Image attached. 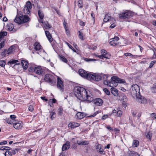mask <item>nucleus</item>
<instances>
[{
    "instance_id": "obj_53",
    "label": "nucleus",
    "mask_w": 156,
    "mask_h": 156,
    "mask_svg": "<svg viewBox=\"0 0 156 156\" xmlns=\"http://www.w3.org/2000/svg\"><path fill=\"white\" fill-rule=\"evenodd\" d=\"M151 115H153L152 118L153 119H156V115L155 113H152L151 114Z\"/></svg>"
},
{
    "instance_id": "obj_21",
    "label": "nucleus",
    "mask_w": 156,
    "mask_h": 156,
    "mask_svg": "<svg viewBox=\"0 0 156 156\" xmlns=\"http://www.w3.org/2000/svg\"><path fill=\"white\" fill-rule=\"evenodd\" d=\"M14 25L12 23H9L7 24L6 27L7 29L9 31H14Z\"/></svg>"
},
{
    "instance_id": "obj_40",
    "label": "nucleus",
    "mask_w": 156,
    "mask_h": 156,
    "mask_svg": "<svg viewBox=\"0 0 156 156\" xmlns=\"http://www.w3.org/2000/svg\"><path fill=\"white\" fill-rule=\"evenodd\" d=\"M7 54H8L7 51L6 49H4V51H3L1 53V55L2 57H5Z\"/></svg>"
},
{
    "instance_id": "obj_15",
    "label": "nucleus",
    "mask_w": 156,
    "mask_h": 156,
    "mask_svg": "<svg viewBox=\"0 0 156 156\" xmlns=\"http://www.w3.org/2000/svg\"><path fill=\"white\" fill-rule=\"evenodd\" d=\"M38 14L40 19L38 20L39 22L41 23H43V20L44 17V14L43 12L41 10L39 9L38 11Z\"/></svg>"
},
{
    "instance_id": "obj_43",
    "label": "nucleus",
    "mask_w": 156,
    "mask_h": 156,
    "mask_svg": "<svg viewBox=\"0 0 156 156\" xmlns=\"http://www.w3.org/2000/svg\"><path fill=\"white\" fill-rule=\"evenodd\" d=\"M66 43L67 45L69 48L73 50L75 52H76V50L70 45L67 42H66Z\"/></svg>"
},
{
    "instance_id": "obj_8",
    "label": "nucleus",
    "mask_w": 156,
    "mask_h": 156,
    "mask_svg": "<svg viewBox=\"0 0 156 156\" xmlns=\"http://www.w3.org/2000/svg\"><path fill=\"white\" fill-rule=\"evenodd\" d=\"M104 75H107V74H91L90 76V79L89 80H94L97 81H99L102 78L103 79V76Z\"/></svg>"
},
{
    "instance_id": "obj_34",
    "label": "nucleus",
    "mask_w": 156,
    "mask_h": 156,
    "mask_svg": "<svg viewBox=\"0 0 156 156\" xmlns=\"http://www.w3.org/2000/svg\"><path fill=\"white\" fill-rule=\"evenodd\" d=\"M78 34L79 38L82 41H83L84 40V39L83 36V33L81 32L80 31H79L78 33Z\"/></svg>"
},
{
    "instance_id": "obj_37",
    "label": "nucleus",
    "mask_w": 156,
    "mask_h": 156,
    "mask_svg": "<svg viewBox=\"0 0 156 156\" xmlns=\"http://www.w3.org/2000/svg\"><path fill=\"white\" fill-rule=\"evenodd\" d=\"M63 109L61 108H59L58 109V113L59 115H62L63 113Z\"/></svg>"
},
{
    "instance_id": "obj_59",
    "label": "nucleus",
    "mask_w": 156,
    "mask_h": 156,
    "mask_svg": "<svg viewBox=\"0 0 156 156\" xmlns=\"http://www.w3.org/2000/svg\"><path fill=\"white\" fill-rule=\"evenodd\" d=\"M122 99L124 102H126L127 101L126 97V96H123Z\"/></svg>"
},
{
    "instance_id": "obj_54",
    "label": "nucleus",
    "mask_w": 156,
    "mask_h": 156,
    "mask_svg": "<svg viewBox=\"0 0 156 156\" xmlns=\"http://www.w3.org/2000/svg\"><path fill=\"white\" fill-rule=\"evenodd\" d=\"M67 23L64 20L63 23V26L65 29V30H67Z\"/></svg>"
},
{
    "instance_id": "obj_64",
    "label": "nucleus",
    "mask_w": 156,
    "mask_h": 156,
    "mask_svg": "<svg viewBox=\"0 0 156 156\" xmlns=\"http://www.w3.org/2000/svg\"><path fill=\"white\" fill-rule=\"evenodd\" d=\"M152 23L154 26H156V20L153 21Z\"/></svg>"
},
{
    "instance_id": "obj_41",
    "label": "nucleus",
    "mask_w": 156,
    "mask_h": 156,
    "mask_svg": "<svg viewBox=\"0 0 156 156\" xmlns=\"http://www.w3.org/2000/svg\"><path fill=\"white\" fill-rule=\"evenodd\" d=\"M5 64V62L4 60H0V66L4 67Z\"/></svg>"
},
{
    "instance_id": "obj_29",
    "label": "nucleus",
    "mask_w": 156,
    "mask_h": 156,
    "mask_svg": "<svg viewBox=\"0 0 156 156\" xmlns=\"http://www.w3.org/2000/svg\"><path fill=\"white\" fill-rule=\"evenodd\" d=\"M44 25V28L46 29H48L51 27V25L48 23L47 21L44 22L42 23Z\"/></svg>"
},
{
    "instance_id": "obj_38",
    "label": "nucleus",
    "mask_w": 156,
    "mask_h": 156,
    "mask_svg": "<svg viewBox=\"0 0 156 156\" xmlns=\"http://www.w3.org/2000/svg\"><path fill=\"white\" fill-rule=\"evenodd\" d=\"M18 62V60L12 59L10 60L8 62V64H14Z\"/></svg>"
},
{
    "instance_id": "obj_22",
    "label": "nucleus",
    "mask_w": 156,
    "mask_h": 156,
    "mask_svg": "<svg viewBox=\"0 0 156 156\" xmlns=\"http://www.w3.org/2000/svg\"><path fill=\"white\" fill-rule=\"evenodd\" d=\"M21 65L24 69H27L28 66V62L24 60H22L21 61Z\"/></svg>"
},
{
    "instance_id": "obj_28",
    "label": "nucleus",
    "mask_w": 156,
    "mask_h": 156,
    "mask_svg": "<svg viewBox=\"0 0 156 156\" xmlns=\"http://www.w3.org/2000/svg\"><path fill=\"white\" fill-rule=\"evenodd\" d=\"M7 34V33L6 31H1L0 32V40L1 39L4 40V37L6 36Z\"/></svg>"
},
{
    "instance_id": "obj_48",
    "label": "nucleus",
    "mask_w": 156,
    "mask_h": 156,
    "mask_svg": "<svg viewBox=\"0 0 156 156\" xmlns=\"http://www.w3.org/2000/svg\"><path fill=\"white\" fill-rule=\"evenodd\" d=\"M115 22H111L110 23H112L110 27V28H114L115 26L116 25L115 24Z\"/></svg>"
},
{
    "instance_id": "obj_17",
    "label": "nucleus",
    "mask_w": 156,
    "mask_h": 156,
    "mask_svg": "<svg viewBox=\"0 0 156 156\" xmlns=\"http://www.w3.org/2000/svg\"><path fill=\"white\" fill-rule=\"evenodd\" d=\"M94 103L96 105L101 106L103 104V101L101 99L97 98L94 100Z\"/></svg>"
},
{
    "instance_id": "obj_13",
    "label": "nucleus",
    "mask_w": 156,
    "mask_h": 156,
    "mask_svg": "<svg viewBox=\"0 0 156 156\" xmlns=\"http://www.w3.org/2000/svg\"><path fill=\"white\" fill-rule=\"evenodd\" d=\"M57 87L58 89L62 92L64 90V86L63 85V82L61 79L59 77H57Z\"/></svg>"
},
{
    "instance_id": "obj_18",
    "label": "nucleus",
    "mask_w": 156,
    "mask_h": 156,
    "mask_svg": "<svg viewBox=\"0 0 156 156\" xmlns=\"http://www.w3.org/2000/svg\"><path fill=\"white\" fill-rule=\"evenodd\" d=\"M70 147V143L69 141H67L64 144L62 147V150L64 151L68 149Z\"/></svg>"
},
{
    "instance_id": "obj_16",
    "label": "nucleus",
    "mask_w": 156,
    "mask_h": 156,
    "mask_svg": "<svg viewBox=\"0 0 156 156\" xmlns=\"http://www.w3.org/2000/svg\"><path fill=\"white\" fill-rule=\"evenodd\" d=\"M80 125V124L77 122H70L68 124V127L70 129H73L76 127H79Z\"/></svg>"
},
{
    "instance_id": "obj_52",
    "label": "nucleus",
    "mask_w": 156,
    "mask_h": 156,
    "mask_svg": "<svg viewBox=\"0 0 156 156\" xmlns=\"http://www.w3.org/2000/svg\"><path fill=\"white\" fill-rule=\"evenodd\" d=\"M47 38H48V40L50 41H51L52 40V37L51 36L50 34L48 35V36H46Z\"/></svg>"
},
{
    "instance_id": "obj_31",
    "label": "nucleus",
    "mask_w": 156,
    "mask_h": 156,
    "mask_svg": "<svg viewBox=\"0 0 156 156\" xmlns=\"http://www.w3.org/2000/svg\"><path fill=\"white\" fill-rule=\"evenodd\" d=\"M77 144L80 145H87L89 144V142L87 141H84L81 142L77 141Z\"/></svg>"
},
{
    "instance_id": "obj_3",
    "label": "nucleus",
    "mask_w": 156,
    "mask_h": 156,
    "mask_svg": "<svg viewBox=\"0 0 156 156\" xmlns=\"http://www.w3.org/2000/svg\"><path fill=\"white\" fill-rule=\"evenodd\" d=\"M113 77H115V76L112 77L110 81L108 80V75H104L103 80L104 84L106 85L111 87H113L117 86L118 84L116 82V80L113 79Z\"/></svg>"
},
{
    "instance_id": "obj_46",
    "label": "nucleus",
    "mask_w": 156,
    "mask_h": 156,
    "mask_svg": "<svg viewBox=\"0 0 156 156\" xmlns=\"http://www.w3.org/2000/svg\"><path fill=\"white\" fill-rule=\"evenodd\" d=\"M103 91L105 93L108 95H109L110 94V91L107 88H104L103 89Z\"/></svg>"
},
{
    "instance_id": "obj_62",
    "label": "nucleus",
    "mask_w": 156,
    "mask_h": 156,
    "mask_svg": "<svg viewBox=\"0 0 156 156\" xmlns=\"http://www.w3.org/2000/svg\"><path fill=\"white\" fill-rule=\"evenodd\" d=\"M110 144H108L104 148L109 149L110 148Z\"/></svg>"
},
{
    "instance_id": "obj_30",
    "label": "nucleus",
    "mask_w": 156,
    "mask_h": 156,
    "mask_svg": "<svg viewBox=\"0 0 156 156\" xmlns=\"http://www.w3.org/2000/svg\"><path fill=\"white\" fill-rule=\"evenodd\" d=\"M15 46L13 45L11 46L8 50V55L12 53L15 50Z\"/></svg>"
},
{
    "instance_id": "obj_26",
    "label": "nucleus",
    "mask_w": 156,
    "mask_h": 156,
    "mask_svg": "<svg viewBox=\"0 0 156 156\" xmlns=\"http://www.w3.org/2000/svg\"><path fill=\"white\" fill-rule=\"evenodd\" d=\"M96 149L98 151L100 154H102L104 151V150L101 148V145L100 144H98L97 146Z\"/></svg>"
},
{
    "instance_id": "obj_61",
    "label": "nucleus",
    "mask_w": 156,
    "mask_h": 156,
    "mask_svg": "<svg viewBox=\"0 0 156 156\" xmlns=\"http://www.w3.org/2000/svg\"><path fill=\"white\" fill-rule=\"evenodd\" d=\"M5 147L3 146L0 147V150H5Z\"/></svg>"
},
{
    "instance_id": "obj_63",
    "label": "nucleus",
    "mask_w": 156,
    "mask_h": 156,
    "mask_svg": "<svg viewBox=\"0 0 156 156\" xmlns=\"http://www.w3.org/2000/svg\"><path fill=\"white\" fill-rule=\"evenodd\" d=\"M152 91L155 93H156V87H153L152 89Z\"/></svg>"
},
{
    "instance_id": "obj_4",
    "label": "nucleus",
    "mask_w": 156,
    "mask_h": 156,
    "mask_svg": "<svg viewBox=\"0 0 156 156\" xmlns=\"http://www.w3.org/2000/svg\"><path fill=\"white\" fill-rule=\"evenodd\" d=\"M14 21L15 22L21 24L29 21L30 18L28 16L26 15L23 16L21 14L18 13Z\"/></svg>"
},
{
    "instance_id": "obj_12",
    "label": "nucleus",
    "mask_w": 156,
    "mask_h": 156,
    "mask_svg": "<svg viewBox=\"0 0 156 156\" xmlns=\"http://www.w3.org/2000/svg\"><path fill=\"white\" fill-rule=\"evenodd\" d=\"M119 38L117 36H115L113 38L111 39L112 40L110 41L109 44L111 46H115L119 45L121 44V43L119 42H117L119 40Z\"/></svg>"
},
{
    "instance_id": "obj_27",
    "label": "nucleus",
    "mask_w": 156,
    "mask_h": 156,
    "mask_svg": "<svg viewBox=\"0 0 156 156\" xmlns=\"http://www.w3.org/2000/svg\"><path fill=\"white\" fill-rule=\"evenodd\" d=\"M152 135V132L151 131H148L147 133L146 134V138L150 141L151 140Z\"/></svg>"
},
{
    "instance_id": "obj_19",
    "label": "nucleus",
    "mask_w": 156,
    "mask_h": 156,
    "mask_svg": "<svg viewBox=\"0 0 156 156\" xmlns=\"http://www.w3.org/2000/svg\"><path fill=\"white\" fill-rule=\"evenodd\" d=\"M22 123L21 121L18 122H14L13 126L15 128L19 129L22 126Z\"/></svg>"
},
{
    "instance_id": "obj_47",
    "label": "nucleus",
    "mask_w": 156,
    "mask_h": 156,
    "mask_svg": "<svg viewBox=\"0 0 156 156\" xmlns=\"http://www.w3.org/2000/svg\"><path fill=\"white\" fill-rule=\"evenodd\" d=\"M122 114V112L121 110H118L117 112V115L118 117H121Z\"/></svg>"
},
{
    "instance_id": "obj_14",
    "label": "nucleus",
    "mask_w": 156,
    "mask_h": 156,
    "mask_svg": "<svg viewBox=\"0 0 156 156\" xmlns=\"http://www.w3.org/2000/svg\"><path fill=\"white\" fill-rule=\"evenodd\" d=\"M103 21L105 22H107L108 21H109L110 22L111 21L113 22H115V20L114 18L111 17V16H108L107 14L105 15V17L103 20Z\"/></svg>"
},
{
    "instance_id": "obj_24",
    "label": "nucleus",
    "mask_w": 156,
    "mask_h": 156,
    "mask_svg": "<svg viewBox=\"0 0 156 156\" xmlns=\"http://www.w3.org/2000/svg\"><path fill=\"white\" fill-rule=\"evenodd\" d=\"M84 113L83 112H78L76 114V116L77 119H82L85 116Z\"/></svg>"
},
{
    "instance_id": "obj_36",
    "label": "nucleus",
    "mask_w": 156,
    "mask_h": 156,
    "mask_svg": "<svg viewBox=\"0 0 156 156\" xmlns=\"http://www.w3.org/2000/svg\"><path fill=\"white\" fill-rule=\"evenodd\" d=\"M59 58L61 60L62 62L66 63L67 62V60L63 56H60Z\"/></svg>"
},
{
    "instance_id": "obj_2",
    "label": "nucleus",
    "mask_w": 156,
    "mask_h": 156,
    "mask_svg": "<svg viewBox=\"0 0 156 156\" xmlns=\"http://www.w3.org/2000/svg\"><path fill=\"white\" fill-rule=\"evenodd\" d=\"M131 93L136 98L137 101L139 103L145 104L147 100L143 97L140 95L139 87L136 84H133L131 87Z\"/></svg>"
},
{
    "instance_id": "obj_42",
    "label": "nucleus",
    "mask_w": 156,
    "mask_h": 156,
    "mask_svg": "<svg viewBox=\"0 0 156 156\" xmlns=\"http://www.w3.org/2000/svg\"><path fill=\"white\" fill-rule=\"evenodd\" d=\"M5 156H12L11 152L9 151H6L5 153Z\"/></svg>"
},
{
    "instance_id": "obj_7",
    "label": "nucleus",
    "mask_w": 156,
    "mask_h": 156,
    "mask_svg": "<svg viewBox=\"0 0 156 156\" xmlns=\"http://www.w3.org/2000/svg\"><path fill=\"white\" fill-rule=\"evenodd\" d=\"M44 80L49 83L51 86L56 85V80L53 76L50 74H46L44 76Z\"/></svg>"
},
{
    "instance_id": "obj_1",
    "label": "nucleus",
    "mask_w": 156,
    "mask_h": 156,
    "mask_svg": "<svg viewBox=\"0 0 156 156\" xmlns=\"http://www.w3.org/2000/svg\"><path fill=\"white\" fill-rule=\"evenodd\" d=\"M74 93L76 98L81 101L90 102L94 100L93 95L83 87L79 86L75 87Z\"/></svg>"
},
{
    "instance_id": "obj_35",
    "label": "nucleus",
    "mask_w": 156,
    "mask_h": 156,
    "mask_svg": "<svg viewBox=\"0 0 156 156\" xmlns=\"http://www.w3.org/2000/svg\"><path fill=\"white\" fill-rule=\"evenodd\" d=\"M5 40L1 39L0 40V50L5 45Z\"/></svg>"
},
{
    "instance_id": "obj_10",
    "label": "nucleus",
    "mask_w": 156,
    "mask_h": 156,
    "mask_svg": "<svg viewBox=\"0 0 156 156\" xmlns=\"http://www.w3.org/2000/svg\"><path fill=\"white\" fill-rule=\"evenodd\" d=\"M101 55H98L95 54L94 55L102 59H103L104 58H108L110 57V55L107 53V51L105 50L102 49L101 50Z\"/></svg>"
},
{
    "instance_id": "obj_20",
    "label": "nucleus",
    "mask_w": 156,
    "mask_h": 156,
    "mask_svg": "<svg viewBox=\"0 0 156 156\" xmlns=\"http://www.w3.org/2000/svg\"><path fill=\"white\" fill-rule=\"evenodd\" d=\"M34 46L36 50L39 51V50H41V51H42L44 52V51L43 50L41 49V46L38 42H35L34 44Z\"/></svg>"
},
{
    "instance_id": "obj_23",
    "label": "nucleus",
    "mask_w": 156,
    "mask_h": 156,
    "mask_svg": "<svg viewBox=\"0 0 156 156\" xmlns=\"http://www.w3.org/2000/svg\"><path fill=\"white\" fill-rule=\"evenodd\" d=\"M113 78L114 80H116L117 84L118 83H126V81L124 80L119 78L117 76H115V77H113Z\"/></svg>"
},
{
    "instance_id": "obj_5",
    "label": "nucleus",
    "mask_w": 156,
    "mask_h": 156,
    "mask_svg": "<svg viewBox=\"0 0 156 156\" xmlns=\"http://www.w3.org/2000/svg\"><path fill=\"white\" fill-rule=\"evenodd\" d=\"M28 71L30 72H34L38 75H43L44 74L43 70L41 68V66H36L34 65L29 66Z\"/></svg>"
},
{
    "instance_id": "obj_55",
    "label": "nucleus",
    "mask_w": 156,
    "mask_h": 156,
    "mask_svg": "<svg viewBox=\"0 0 156 156\" xmlns=\"http://www.w3.org/2000/svg\"><path fill=\"white\" fill-rule=\"evenodd\" d=\"M28 110L30 112H32L34 110V108L33 106L31 105L28 108Z\"/></svg>"
},
{
    "instance_id": "obj_60",
    "label": "nucleus",
    "mask_w": 156,
    "mask_h": 156,
    "mask_svg": "<svg viewBox=\"0 0 156 156\" xmlns=\"http://www.w3.org/2000/svg\"><path fill=\"white\" fill-rule=\"evenodd\" d=\"M41 99H42L43 100L45 101H48V99L45 98V97H41Z\"/></svg>"
},
{
    "instance_id": "obj_56",
    "label": "nucleus",
    "mask_w": 156,
    "mask_h": 156,
    "mask_svg": "<svg viewBox=\"0 0 156 156\" xmlns=\"http://www.w3.org/2000/svg\"><path fill=\"white\" fill-rule=\"evenodd\" d=\"M7 143V141H3L0 142V145H5Z\"/></svg>"
},
{
    "instance_id": "obj_11",
    "label": "nucleus",
    "mask_w": 156,
    "mask_h": 156,
    "mask_svg": "<svg viewBox=\"0 0 156 156\" xmlns=\"http://www.w3.org/2000/svg\"><path fill=\"white\" fill-rule=\"evenodd\" d=\"M31 8V4L30 2H27L23 10L24 13L26 14H30Z\"/></svg>"
},
{
    "instance_id": "obj_50",
    "label": "nucleus",
    "mask_w": 156,
    "mask_h": 156,
    "mask_svg": "<svg viewBox=\"0 0 156 156\" xmlns=\"http://www.w3.org/2000/svg\"><path fill=\"white\" fill-rule=\"evenodd\" d=\"M6 122L8 123L9 124H13V123L14 122L12 121L9 119L7 120H6Z\"/></svg>"
},
{
    "instance_id": "obj_44",
    "label": "nucleus",
    "mask_w": 156,
    "mask_h": 156,
    "mask_svg": "<svg viewBox=\"0 0 156 156\" xmlns=\"http://www.w3.org/2000/svg\"><path fill=\"white\" fill-rule=\"evenodd\" d=\"M84 60L87 62H89L90 61H96L95 59H91V58H83Z\"/></svg>"
},
{
    "instance_id": "obj_25",
    "label": "nucleus",
    "mask_w": 156,
    "mask_h": 156,
    "mask_svg": "<svg viewBox=\"0 0 156 156\" xmlns=\"http://www.w3.org/2000/svg\"><path fill=\"white\" fill-rule=\"evenodd\" d=\"M111 91L112 93L115 96H118V90L113 88H112L111 89Z\"/></svg>"
},
{
    "instance_id": "obj_6",
    "label": "nucleus",
    "mask_w": 156,
    "mask_h": 156,
    "mask_svg": "<svg viewBox=\"0 0 156 156\" xmlns=\"http://www.w3.org/2000/svg\"><path fill=\"white\" fill-rule=\"evenodd\" d=\"M134 15L133 12L129 11L120 14L119 17L120 19L125 20L126 21H130L129 19L133 16Z\"/></svg>"
},
{
    "instance_id": "obj_45",
    "label": "nucleus",
    "mask_w": 156,
    "mask_h": 156,
    "mask_svg": "<svg viewBox=\"0 0 156 156\" xmlns=\"http://www.w3.org/2000/svg\"><path fill=\"white\" fill-rule=\"evenodd\" d=\"M156 62V61H151V63H150L149 64V67L150 68H152Z\"/></svg>"
},
{
    "instance_id": "obj_33",
    "label": "nucleus",
    "mask_w": 156,
    "mask_h": 156,
    "mask_svg": "<svg viewBox=\"0 0 156 156\" xmlns=\"http://www.w3.org/2000/svg\"><path fill=\"white\" fill-rule=\"evenodd\" d=\"M139 141L137 140H133L132 146L134 147H136L139 145Z\"/></svg>"
},
{
    "instance_id": "obj_9",
    "label": "nucleus",
    "mask_w": 156,
    "mask_h": 156,
    "mask_svg": "<svg viewBox=\"0 0 156 156\" xmlns=\"http://www.w3.org/2000/svg\"><path fill=\"white\" fill-rule=\"evenodd\" d=\"M79 73L80 75L83 78L88 80L90 79V76L91 74L87 73L85 70L80 69L79 70Z\"/></svg>"
},
{
    "instance_id": "obj_58",
    "label": "nucleus",
    "mask_w": 156,
    "mask_h": 156,
    "mask_svg": "<svg viewBox=\"0 0 156 156\" xmlns=\"http://www.w3.org/2000/svg\"><path fill=\"white\" fill-rule=\"evenodd\" d=\"M124 55L126 56H132V55L130 53H126Z\"/></svg>"
},
{
    "instance_id": "obj_51",
    "label": "nucleus",
    "mask_w": 156,
    "mask_h": 156,
    "mask_svg": "<svg viewBox=\"0 0 156 156\" xmlns=\"http://www.w3.org/2000/svg\"><path fill=\"white\" fill-rule=\"evenodd\" d=\"M17 152V149H15L14 150H12V152H11L12 154L13 155H15L16 154V153Z\"/></svg>"
},
{
    "instance_id": "obj_39",
    "label": "nucleus",
    "mask_w": 156,
    "mask_h": 156,
    "mask_svg": "<svg viewBox=\"0 0 156 156\" xmlns=\"http://www.w3.org/2000/svg\"><path fill=\"white\" fill-rule=\"evenodd\" d=\"M56 99L54 98L52 99H51L49 101V102H48L49 105H50V106L51 107H52V106L51 105H50V103H55L56 102Z\"/></svg>"
},
{
    "instance_id": "obj_57",
    "label": "nucleus",
    "mask_w": 156,
    "mask_h": 156,
    "mask_svg": "<svg viewBox=\"0 0 156 156\" xmlns=\"http://www.w3.org/2000/svg\"><path fill=\"white\" fill-rule=\"evenodd\" d=\"M10 118L12 119L13 120L15 119L16 118V117L15 115H11L10 116Z\"/></svg>"
},
{
    "instance_id": "obj_32",
    "label": "nucleus",
    "mask_w": 156,
    "mask_h": 156,
    "mask_svg": "<svg viewBox=\"0 0 156 156\" xmlns=\"http://www.w3.org/2000/svg\"><path fill=\"white\" fill-rule=\"evenodd\" d=\"M50 114L49 116L50 118H51L52 120H53L55 119L56 117V113L53 112H50Z\"/></svg>"
},
{
    "instance_id": "obj_49",
    "label": "nucleus",
    "mask_w": 156,
    "mask_h": 156,
    "mask_svg": "<svg viewBox=\"0 0 156 156\" xmlns=\"http://www.w3.org/2000/svg\"><path fill=\"white\" fill-rule=\"evenodd\" d=\"M154 54H153V57L154 59H156V49L155 48H154L153 49Z\"/></svg>"
}]
</instances>
